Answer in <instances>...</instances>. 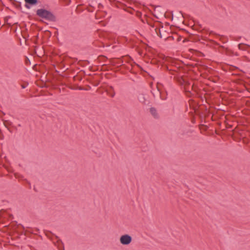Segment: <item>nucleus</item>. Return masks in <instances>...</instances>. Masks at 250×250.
Returning <instances> with one entry per match:
<instances>
[{"label": "nucleus", "mask_w": 250, "mask_h": 250, "mask_svg": "<svg viewBox=\"0 0 250 250\" xmlns=\"http://www.w3.org/2000/svg\"><path fill=\"white\" fill-rule=\"evenodd\" d=\"M36 15L39 17L49 22H55L57 21L56 16L53 12L44 8L38 9L36 11Z\"/></svg>", "instance_id": "nucleus-1"}, {"label": "nucleus", "mask_w": 250, "mask_h": 250, "mask_svg": "<svg viewBox=\"0 0 250 250\" xmlns=\"http://www.w3.org/2000/svg\"><path fill=\"white\" fill-rule=\"evenodd\" d=\"M120 243L124 245H127L132 241V237L128 234H125L121 236Z\"/></svg>", "instance_id": "nucleus-2"}, {"label": "nucleus", "mask_w": 250, "mask_h": 250, "mask_svg": "<svg viewBox=\"0 0 250 250\" xmlns=\"http://www.w3.org/2000/svg\"><path fill=\"white\" fill-rule=\"evenodd\" d=\"M153 28H154V30L155 31L156 33L158 36H159L161 38H164L165 39H167L170 38L171 37H166L164 34L166 33V31L164 30L163 27H162L161 28H159L158 27H155L154 26H152Z\"/></svg>", "instance_id": "nucleus-3"}, {"label": "nucleus", "mask_w": 250, "mask_h": 250, "mask_svg": "<svg viewBox=\"0 0 250 250\" xmlns=\"http://www.w3.org/2000/svg\"><path fill=\"white\" fill-rule=\"evenodd\" d=\"M25 2V7L27 9H30L31 5H34L37 4V0H24Z\"/></svg>", "instance_id": "nucleus-4"}, {"label": "nucleus", "mask_w": 250, "mask_h": 250, "mask_svg": "<svg viewBox=\"0 0 250 250\" xmlns=\"http://www.w3.org/2000/svg\"><path fill=\"white\" fill-rule=\"evenodd\" d=\"M138 99L141 103L144 104H146V100L144 94H139L138 96Z\"/></svg>", "instance_id": "nucleus-5"}, {"label": "nucleus", "mask_w": 250, "mask_h": 250, "mask_svg": "<svg viewBox=\"0 0 250 250\" xmlns=\"http://www.w3.org/2000/svg\"><path fill=\"white\" fill-rule=\"evenodd\" d=\"M150 112L151 114V115L153 116V117L157 119L159 118V115L157 113V111L155 107H152L149 109Z\"/></svg>", "instance_id": "nucleus-6"}, {"label": "nucleus", "mask_w": 250, "mask_h": 250, "mask_svg": "<svg viewBox=\"0 0 250 250\" xmlns=\"http://www.w3.org/2000/svg\"><path fill=\"white\" fill-rule=\"evenodd\" d=\"M56 238L58 239L57 243L58 244V248L59 250H64V246L62 240L58 238L57 236H56Z\"/></svg>", "instance_id": "nucleus-7"}, {"label": "nucleus", "mask_w": 250, "mask_h": 250, "mask_svg": "<svg viewBox=\"0 0 250 250\" xmlns=\"http://www.w3.org/2000/svg\"><path fill=\"white\" fill-rule=\"evenodd\" d=\"M108 94L111 97H114L115 95V93L114 91L113 87L112 86H109V89L107 92Z\"/></svg>", "instance_id": "nucleus-8"}, {"label": "nucleus", "mask_w": 250, "mask_h": 250, "mask_svg": "<svg viewBox=\"0 0 250 250\" xmlns=\"http://www.w3.org/2000/svg\"><path fill=\"white\" fill-rule=\"evenodd\" d=\"M3 123L6 127H7V125H11V122L9 121H4Z\"/></svg>", "instance_id": "nucleus-9"}, {"label": "nucleus", "mask_w": 250, "mask_h": 250, "mask_svg": "<svg viewBox=\"0 0 250 250\" xmlns=\"http://www.w3.org/2000/svg\"><path fill=\"white\" fill-rule=\"evenodd\" d=\"M117 63L119 64L120 65H123V61L119 60L118 62H117Z\"/></svg>", "instance_id": "nucleus-10"}, {"label": "nucleus", "mask_w": 250, "mask_h": 250, "mask_svg": "<svg viewBox=\"0 0 250 250\" xmlns=\"http://www.w3.org/2000/svg\"><path fill=\"white\" fill-rule=\"evenodd\" d=\"M157 89H158L157 93H158V95L160 96L161 92L160 91V89L158 87H157Z\"/></svg>", "instance_id": "nucleus-11"}, {"label": "nucleus", "mask_w": 250, "mask_h": 250, "mask_svg": "<svg viewBox=\"0 0 250 250\" xmlns=\"http://www.w3.org/2000/svg\"><path fill=\"white\" fill-rule=\"evenodd\" d=\"M213 34V31H210L209 32V34Z\"/></svg>", "instance_id": "nucleus-12"}, {"label": "nucleus", "mask_w": 250, "mask_h": 250, "mask_svg": "<svg viewBox=\"0 0 250 250\" xmlns=\"http://www.w3.org/2000/svg\"><path fill=\"white\" fill-rule=\"evenodd\" d=\"M151 92H152V94L153 95L154 97H155V94H154L152 91H151Z\"/></svg>", "instance_id": "nucleus-13"}, {"label": "nucleus", "mask_w": 250, "mask_h": 250, "mask_svg": "<svg viewBox=\"0 0 250 250\" xmlns=\"http://www.w3.org/2000/svg\"><path fill=\"white\" fill-rule=\"evenodd\" d=\"M79 89L80 90H83V89L82 87H80Z\"/></svg>", "instance_id": "nucleus-14"}, {"label": "nucleus", "mask_w": 250, "mask_h": 250, "mask_svg": "<svg viewBox=\"0 0 250 250\" xmlns=\"http://www.w3.org/2000/svg\"><path fill=\"white\" fill-rule=\"evenodd\" d=\"M188 93L190 94V91H188L187 92Z\"/></svg>", "instance_id": "nucleus-15"}, {"label": "nucleus", "mask_w": 250, "mask_h": 250, "mask_svg": "<svg viewBox=\"0 0 250 250\" xmlns=\"http://www.w3.org/2000/svg\"><path fill=\"white\" fill-rule=\"evenodd\" d=\"M22 87L23 88H25L24 86H22Z\"/></svg>", "instance_id": "nucleus-16"}, {"label": "nucleus", "mask_w": 250, "mask_h": 250, "mask_svg": "<svg viewBox=\"0 0 250 250\" xmlns=\"http://www.w3.org/2000/svg\"><path fill=\"white\" fill-rule=\"evenodd\" d=\"M192 89H193V85L192 86Z\"/></svg>", "instance_id": "nucleus-17"}]
</instances>
